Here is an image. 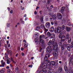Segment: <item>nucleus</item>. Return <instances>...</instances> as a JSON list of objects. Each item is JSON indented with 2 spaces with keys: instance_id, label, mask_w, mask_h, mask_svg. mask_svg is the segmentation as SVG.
<instances>
[{
  "instance_id": "48",
  "label": "nucleus",
  "mask_w": 73,
  "mask_h": 73,
  "mask_svg": "<svg viewBox=\"0 0 73 73\" xmlns=\"http://www.w3.org/2000/svg\"><path fill=\"white\" fill-rule=\"evenodd\" d=\"M6 69H9V67L8 66H6Z\"/></svg>"
},
{
  "instance_id": "8",
  "label": "nucleus",
  "mask_w": 73,
  "mask_h": 73,
  "mask_svg": "<svg viewBox=\"0 0 73 73\" xmlns=\"http://www.w3.org/2000/svg\"><path fill=\"white\" fill-rule=\"evenodd\" d=\"M50 23L49 22L45 24L46 27L48 29L49 28V27H50Z\"/></svg>"
},
{
  "instance_id": "51",
  "label": "nucleus",
  "mask_w": 73,
  "mask_h": 73,
  "mask_svg": "<svg viewBox=\"0 0 73 73\" xmlns=\"http://www.w3.org/2000/svg\"><path fill=\"white\" fill-rule=\"evenodd\" d=\"M7 44H9V41H8V40L7 41Z\"/></svg>"
},
{
  "instance_id": "15",
  "label": "nucleus",
  "mask_w": 73,
  "mask_h": 73,
  "mask_svg": "<svg viewBox=\"0 0 73 73\" xmlns=\"http://www.w3.org/2000/svg\"><path fill=\"white\" fill-rule=\"evenodd\" d=\"M66 29L67 32H69L70 30V28L67 26L66 27Z\"/></svg>"
},
{
  "instance_id": "28",
  "label": "nucleus",
  "mask_w": 73,
  "mask_h": 73,
  "mask_svg": "<svg viewBox=\"0 0 73 73\" xmlns=\"http://www.w3.org/2000/svg\"><path fill=\"white\" fill-rule=\"evenodd\" d=\"M44 32L46 33V32H48V29H46L44 28Z\"/></svg>"
},
{
  "instance_id": "63",
  "label": "nucleus",
  "mask_w": 73,
  "mask_h": 73,
  "mask_svg": "<svg viewBox=\"0 0 73 73\" xmlns=\"http://www.w3.org/2000/svg\"><path fill=\"white\" fill-rule=\"evenodd\" d=\"M37 18H39V16H38V15H37Z\"/></svg>"
},
{
  "instance_id": "33",
  "label": "nucleus",
  "mask_w": 73,
  "mask_h": 73,
  "mask_svg": "<svg viewBox=\"0 0 73 73\" xmlns=\"http://www.w3.org/2000/svg\"><path fill=\"white\" fill-rule=\"evenodd\" d=\"M64 11H65V9H63V7H62V9L61 10V11L62 12H63Z\"/></svg>"
},
{
  "instance_id": "64",
  "label": "nucleus",
  "mask_w": 73,
  "mask_h": 73,
  "mask_svg": "<svg viewBox=\"0 0 73 73\" xmlns=\"http://www.w3.org/2000/svg\"><path fill=\"white\" fill-rule=\"evenodd\" d=\"M27 17H26L25 18V20H27Z\"/></svg>"
},
{
  "instance_id": "56",
  "label": "nucleus",
  "mask_w": 73,
  "mask_h": 73,
  "mask_svg": "<svg viewBox=\"0 0 73 73\" xmlns=\"http://www.w3.org/2000/svg\"><path fill=\"white\" fill-rule=\"evenodd\" d=\"M7 9H8V11H10V8L9 7H7Z\"/></svg>"
},
{
  "instance_id": "54",
  "label": "nucleus",
  "mask_w": 73,
  "mask_h": 73,
  "mask_svg": "<svg viewBox=\"0 0 73 73\" xmlns=\"http://www.w3.org/2000/svg\"><path fill=\"white\" fill-rule=\"evenodd\" d=\"M21 50L23 51L24 50V48H21Z\"/></svg>"
},
{
  "instance_id": "60",
  "label": "nucleus",
  "mask_w": 73,
  "mask_h": 73,
  "mask_svg": "<svg viewBox=\"0 0 73 73\" xmlns=\"http://www.w3.org/2000/svg\"><path fill=\"white\" fill-rule=\"evenodd\" d=\"M33 58H34L33 57H32L31 58V60H33Z\"/></svg>"
},
{
  "instance_id": "16",
  "label": "nucleus",
  "mask_w": 73,
  "mask_h": 73,
  "mask_svg": "<svg viewBox=\"0 0 73 73\" xmlns=\"http://www.w3.org/2000/svg\"><path fill=\"white\" fill-rule=\"evenodd\" d=\"M4 70H5V68H3L0 71V73H4Z\"/></svg>"
},
{
  "instance_id": "4",
  "label": "nucleus",
  "mask_w": 73,
  "mask_h": 73,
  "mask_svg": "<svg viewBox=\"0 0 73 73\" xmlns=\"http://www.w3.org/2000/svg\"><path fill=\"white\" fill-rule=\"evenodd\" d=\"M1 64L0 65V67H4V66L5 65V62H4V60H2L1 61Z\"/></svg>"
},
{
  "instance_id": "38",
  "label": "nucleus",
  "mask_w": 73,
  "mask_h": 73,
  "mask_svg": "<svg viewBox=\"0 0 73 73\" xmlns=\"http://www.w3.org/2000/svg\"><path fill=\"white\" fill-rule=\"evenodd\" d=\"M52 36L53 37H55V35L54 33H52Z\"/></svg>"
},
{
  "instance_id": "53",
  "label": "nucleus",
  "mask_w": 73,
  "mask_h": 73,
  "mask_svg": "<svg viewBox=\"0 0 73 73\" xmlns=\"http://www.w3.org/2000/svg\"><path fill=\"white\" fill-rule=\"evenodd\" d=\"M61 49H62V50H64V47H62Z\"/></svg>"
},
{
  "instance_id": "23",
  "label": "nucleus",
  "mask_w": 73,
  "mask_h": 73,
  "mask_svg": "<svg viewBox=\"0 0 73 73\" xmlns=\"http://www.w3.org/2000/svg\"><path fill=\"white\" fill-rule=\"evenodd\" d=\"M68 42L69 43H70L71 42V38H69L68 39Z\"/></svg>"
},
{
  "instance_id": "34",
  "label": "nucleus",
  "mask_w": 73,
  "mask_h": 73,
  "mask_svg": "<svg viewBox=\"0 0 73 73\" xmlns=\"http://www.w3.org/2000/svg\"><path fill=\"white\" fill-rule=\"evenodd\" d=\"M7 27H9L10 26V24L9 23H8L7 24Z\"/></svg>"
},
{
  "instance_id": "21",
  "label": "nucleus",
  "mask_w": 73,
  "mask_h": 73,
  "mask_svg": "<svg viewBox=\"0 0 73 73\" xmlns=\"http://www.w3.org/2000/svg\"><path fill=\"white\" fill-rule=\"evenodd\" d=\"M64 70L66 72L68 70V67L66 66H64Z\"/></svg>"
},
{
  "instance_id": "35",
  "label": "nucleus",
  "mask_w": 73,
  "mask_h": 73,
  "mask_svg": "<svg viewBox=\"0 0 73 73\" xmlns=\"http://www.w3.org/2000/svg\"><path fill=\"white\" fill-rule=\"evenodd\" d=\"M69 73H73V71H72V70H69Z\"/></svg>"
},
{
  "instance_id": "41",
  "label": "nucleus",
  "mask_w": 73,
  "mask_h": 73,
  "mask_svg": "<svg viewBox=\"0 0 73 73\" xmlns=\"http://www.w3.org/2000/svg\"><path fill=\"white\" fill-rule=\"evenodd\" d=\"M11 71L9 69L8 70V73H11Z\"/></svg>"
},
{
  "instance_id": "50",
  "label": "nucleus",
  "mask_w": 73,
  "mask_h": 73,
  "mask_svg": "<svg viewBox=\"0 0 73 73\" xmlns=\"http://www.w3.org/2000/svg\"><path fill=\"white\" fill-rule=\"evenodd\" d=\"M37 13V12L36 11H35L34 12V14L35 15H36Z\"/></svg>"
},
{
  "instance_id": "24",
  "label": "nucleus",
  "mask_w": 73,
  "mask_h": 73,
  "mask_svg": "<svg viewBox=\"0 0 73 73\" xmlns=\"http://www.w3.org/2000/svg\"><path fill=\"white\" fill-rule=\"evenodd\" d=\"M62 29V30H64L65 29V26L64 25H62V26L61 27Z\"/></svg>"
},
{
  "instance_id": "46",
  "label": "nucleus",
  "mask_w": 73,
  "mask_h": 73,
  "mask_svg": "<svg viewBox=\"0 0 73 73\" xmlns=\"http://www.w3.org/2000/svg\"><path fill=\"white\" fill-rule=\"evenodd\" d=\"M51 24L52 25H54V23H53V22H51Z\"/></svg>"
},
{
  "instance_id": "37",
  "label": "nucleus",
  "mask_w": 73,
  "mask_h": 73,
  "mask_svg": "<svg viewBox=\"0 0 73 73\" xmlns=\"http://www.w3.org/2000/svg\"><path fill=\"white\" fill-rule=\"evenodd\" d=\"M70 47H71V48H72L73 47V43H72L71 44Z\"/></svg>"
},
{
  "instance_id": "43",
  "label": "nucleus",
  "mask_w": 73,
  "mask_h": 73,
  "mask_svg": "<svg viewBox=\"0 0 73 73\" xmlns=\"http://www.w3.org/2000/svg\"><path fill=\"white\" fill-rule=\"evenodd\" d=\"M10 13H13V10H11L10 11Z\"/></svg>"
},
{
  "instance_id": "18",
  "label": "nucleus",
  "mask_w": 73,
  "mask_h": 73,
  "mask_svg": "<svg viewBox=\"0 0 73 73\" xmlns=\"http://www.w3.org/2000/svg\"><path fill=\"white\" fill-rule=\"evenodd\" d=\"M9 60H10V59H7L6 60V61H7V64H10V63H11V61H9Z\"/></svg>"
},
{
  "instance_id": "36",
  "label": "nucleus",
  "mask_w": 73,
  "mask_h": 73,
  "mask_svg": "<svg viewBox=\"0 0 73 73\" xmlns=\"http://www.w3.org/2000/svg\"><path fill=\"white\" fill-rule=\"evenodd\" d=\"M49 15L50 16H52V15H53V13H49Z\"/></svg>"
},
{
  "instance_id": "11",
  "label": "nucleus",
  "mask_w": 73,
  "mask_h": 73,
  "mask_svg": "<svg viewBox=\"0 0 73 73\" xmlns=\"http://www.w3.org/2000/svg\"><path fill=\"white\" fill-rule=\"evenodd\" d=\"M53 54L54 57H57L58 56V53L57 52H54Z\"/></svg>"
},
{
  "instance_id": "52",
  "label": "nucleus",
  "mask_w": 73,
  "mask_h": 73,
  "mask_svg": "<svg viewBox=\"0 0 73 73\" xmlns=\"http://www.w3.org/2000/svg\"><path fill=\"white\" fill-rule=\"evenodd\" d=\"M10 46H11V44H9L8 45V47L9 48L10 47Z\"/></svg>"
},
{
  "instance_id": "39",
  "label": "nucleus",
  "mask_w": 73,
  "mask_h": 73,
  "mask_svg": "<svg viewBox=\"0 0 73 73\" xmlns=\"http://www.w3.org/2000/svg\"><path fill=\"white\" fill-rule=\"evenodd\" d=\"M23 42H25V43H24V44H27V42L26 40H24L23 41Z\"/></svg>"
},
{
  "instance_id": "30",
  "label": "nucleus",
  "mask_w": 73,
  "mask_h": 73,
  "mask_svg": "<svg viewBox=\"0 0 73 73\" xmlns=\"http://www.w3.org/2000/svg\"><path fill=\"white\" fill-rule=\"evenodd\" d=\"M40 20L41 21V22H42V21H43V17H41L40 19Z\"/></svg>"
},
{
  "instance_id": "44",
  "label": "nucleus",
  "mask_w": 73,
  "mask_h": 73,
  "mask_svg": "<svg viewBox=\"0 0 73 73\" xmlns=\"http://www.w3.org/2000/svg\"><path fill=\"white\" fill-rule=\"evenodd\" d=\"M32 66H33L32 65H29V67H31V68H32Z\"/></svg>"
},
{
  "instance_id": "22",
  "label": "nucleus",
  "mask_w": 73,
  "mask_h": 73,
  "mask_svg": "<svg viewBox=\"0 0 73 73\" xmlns=\"http://www.w3.org/2000/svg\"><path fill=\"white\" fill-rule=\"evenodd\" d=\"M24 48H26L28 46V44H24Z\"/></svg>"
},
{
  "instance_id": "62",
  "label": "nucleus",
  "mask_w": 73,
  "mask_h": 73,
  "mask_svg": "<svg viewBox=\"0 0 73 73\" xmlns=\"http://www.w3.org/2000/svg\"><path fill=\"white\" fill-rule=\"evenodd\" d=\"M60 72H61V71H62V68H61L60 69Z\"/></svg>"
},
{
  "instance_id": "55",
  "label": "nucleus",
  "mask_w": 73,
  "mask_h": 73,
  "mask_svg": "<svg viewBox=\"0 0 73 73\" xmlns=\"http://www.w3.org/2000/svg\"><path fill=\"white\" fill-rule=\"evenodd\" d=\"M48 73H52V72H51L50 71H48Z\"/></svg>"
},
{
  "instance_id": "59",
  "label": "nucleus",
  "mask_w": 73,
  "mask_h": 73,
  "mask_svg": "<svg viewBox=\"0 0 73 73\" xmlns=\"http://www.w3.org/2000/svg\"><path fill=\"white\" fill-rule=\"evenodd\" d=\"M27 16V14H25V15L24 16V17H25Z\"/></svg>"
},
{
  "instance_id": "14",
  "label": "nucleus",
  "mask_w": 73,
  "mask_h": 73,
  "mask_svg": "<svg viewBox=\"0 0 73 73\" xmlns=\"http://www.w3.org/2000/svg\"><path fill=\"white\" fill-rule=\"evenodd\" d=\"M63 35V33H62V32H61L60 34L59 35V37L60 38H61L62 36V35Z\"/></svg>"
},
{
  "instance_id": "27",
  "label": "nucleus",
  "mask_w": 73,
  "mask_h": 73,
  "mask_svg": "<svg viewBox=\"0 0 73 73\" xmlns=\"http://www.w3.org/2000/svg\"><path fill=\"white\" fill-rule=\"evenodd\" d=\"M5 56L6 58H8V55H7V54L6 53H5Z\"/></svg>"
},
{
  "instance_id": "12",
  "label": "nucleus",
  "mask_w": 73,
  "mask_h": 73,
  "mask_svg": "<svg viewBox=\"0 0 73 73\" xmlns=\"http://www.w3.org/2000/svg\"><path fill=\"white\" fill-rule=\"evenodd\" d=\"M48 57H50V54L49 53H47V54L45 56V57H44V60H45V59H47V58Z\"/></svg>"
},
{
  "instance_id": "7",
  "label": "nucleus",
  "mask_w": 73,
  "mask_h": 73,
  "mask_svg": "<svg viewBox=\"0 0 73 73\" xmlns=\"http://www.w3.org/2000/svg\"><path fill=\"white\" fill-rule=\"evenodd\" d=\"M57 17L59 19H62V15L60 13H58L57 14Z\"/></svg>"
},
{
  "instance_id": "58",
  "label": "nucleus",
  "mask_w": 73,
  "mask_h": 73,
  "mask_svg": "<svg viewBox=\"0 0 73 73\" xmlns=\"http://www.w3.org/2000/svg\"><path fill=\"white\" fill-rule=\"evenodd\" d=\"M52 17H55V18H56V15H53Z\"/></svg>"
},
{
  "instance_id": "3",
  "label": "nucleus",
  "mask_w": 73,
  "mask_h": 73,
  "mask_svg": "<svg viewBox=\"0 0 73 73\" xmlns=\"http://www.w3.org/2000/svg\"><path fill=\"white\" fill-rule=\"evenodd\" d=\"M61 30V27H57L56 31V30L55 31V33H56L57 32L58 33H60L61 32H62Z\"/></svg>"
},
{
  "instance_id": "29",
  "label": "nucleus",
  "mask_w": 73,
  "mask_h": 73,
  "mask_svg": "<svg viewBox=\"0 0 73 73\" xmlns=\"http://www.w3.org/2000/svg\"><path fill=\"white\" fill-rule=\"evenodd\" d=\"M47 35L48 36H50L51 35V34L49 32H48L47 33Z\"/></svg>"
},
{
  "instance_id": "10",
  "label": "nucleus",
  "mask_w": 73,
  "mask_h": 73,
  "mask_svg": "<svg viewBox=\"0 0 73 73\" xmlns=\"http://www.w3.org/2000/svg\"><path fill=\"white\" fill-rule=\"evenodd\" d=\"M54 31V27L52 26L50 29V32H53Z\"/></svg>"
},
{
  "instance_id": "45",
  "label": "nucleus",
  "mask_w": 73,
  "mask_h": 73,
  "mask_svg": "<svg viewBox=\"0 0 73 73\" xmlns=\"http://www.w3.org/2000/svg\"><path fill=\"white\" fill-rule=\"evenodd\" d=\"M8 52L9 53H12V51L11 50H10Z\"/></svg>"
},
{
  "instance_id": "6",
  "label": "nucleus",
  "mask_w": 73,
  "mask_h": 73,
  "mask_svg": "<svg viewBox=\"0 0 73 73\" xmlns=\"http://www.w3.org/2000/svg\"><path fill=\"white\" fill-rule=\"evenodd\" d=\"M50 50H51V46H48V47L47 48L46 52L47 53H48V52H49V51H50Z\"/></svg>"
},
{
  "instance_id": "47",
  "label": "nucleus",
  "mask_w": 73,
  "mask_h": 73,
  "mask_svg": "<svg viewBox=\"0 0 73 73\" xmlns=\"http://www.w3.org/2000/svg\"><path fill=\"white\" fill-rule=\"evenodd\" d=\"M40 8V7H38V6L36 7V9H39Z\"/></svg>"
},
{
  "instance_id": "31",
  "label": "nucleus",
  "mask_w": 73,
  "mask_h": 73,
  "mask_svg": "<svg viewBox=\"0 0 73 73\" xmlns=\"http://www.w3.org/2000/svg\"><path fill=\"white\" fill-rule=\"evenodd\" d=\"M35 25H38V22L36 21H35Z\"/></svg>"
},
{
  "instance_id": "26",
  "label": "nucleus",
  "mask_w": 73,
  "mask_h": 73,
  "mask_svg": "<svg viewBox=\"0 0 73 73\" xmlns=\"http://www.w3.org/2000/svg\"><path fill=\"white\" fill-rule=\"evenodd\" d=\"M66 37L67 39H68V38L69 37V35L68 34H67L66 36Z\"/></svg>"
},
{
  "instance_id": "25",
  "label": "nucleus",
  "mask_w": 73,
  "mask_h": 73,
  "mask_svg": "<svg viewBox=\"0 0 73 73\" xmlns=\"http://www.w3.org/2000/svg\"><path fill=\"white\" fill-rule=\"evenodd\" d=\"M57 21H55L54 22V25H56V26H57Z\"/></svg>"
},
{
  "instance_id": "17",
  "label": "nucleus",
  "mask_w": 73,
  "mask_h": 73,
  "mask_svg": "<svg viewBox=\"0 0 73 73\" xmlns=\"http://www.w3.org/2000/svg\"><path fill=\"white\" fill-rule=\"evenodd\" d=\"M70 45L69 44H67V49L68 50H69L70 49Z\"/></svg>"
},
{
  "instance_id": "32",
  "label": "nucleus",
  "mask_w": 73,
  "mask_h": 73,
  "mask_svg": "<svg viewBox=\"0 0 73 73\" xmlns=\"http://www.w3.org/2000/svg\"><path fill=\"white\" fill-rule=\"evenodd\" d=\"M73 64V61H72V62L71 61V60H70V62L69 63V65H70V64Z\"/></svg>"
},
{
  "instance_id": "5",
  "label": "nucleus",
  "mask_w": 73,
  "mask_h": 73,
  "mask_svg": "<svg viewBox=\"0 0 73 73\" xmlns=\"http://www.w3.org/2000/svg\"><path fill=\"white\" fill-rule=\"evenodd\" d=\"M40 40L41 44H44V41L42 39V35L40 36Z\"/></svg>"
},
{
  "instance_id": "61",
  "label": "nucleus",
  "mask_w": 73,
  "mask_h": 73,
  "mask_svg": "<svg viewBox=\"0 0 73 73\" xmlns=\"http://www.w3.org/2000/svg\"><path fill=\"white\" fill-rule=\"evenodd\" d=\"M62 62H61V61H60L59 62V63L60 64H61Z\"/></svg>"
},
{
  "instance_id": "42",
  "label": "nucleus",
  "mask_w": 73,
  "mask_h": 73,
  "mask_svg": "<svg viewBox=\"0 0 73 73\" xmlns=\"http://www.w3.org/2000/svg\"><path fill=\"white\" fill-rule=\"evenodd\" d=\"M14 63V64H16V62L15 61H14L13 60V59H12L11 60Z\"/></svg>"
},
{
  "instance_id": "19",
  "label": "nucleus",
  "mask_w": 73,
  "mask_h": 73,
  "mask_svg": "<svg viewBox=\"0 0 73 73\" xmlns=\"http://www.w3.org/2000/svg\"><path fill=\"white\" fill-rule=\"evenodd\" d=\"M48 45H51V44H52V40H50L49 41V42H48Z\"/></svg>"
},
{
  "instance_id": "2",
  "label": "nucleus",
  "mask_w": 73,
  "mask_h": 73,
  "mask_svg": "<svg viewBox=\"0 0 73 73\" xmlns=\"http://www.w3.org/2000/svg\"><path fill=\"white\" fill-rule=\"evenodd\" d=\"M52 42V47H53L54 50H57L58 49V44L56 41V39H54L51 40Z\"/></svg>"
},
{
  "instance_id": "13",
  "label": "nucleus",
  "mask_w": 73,
  "mask_h": 73,
  "mask_svg": "<svg viewBox=\"0 0 73 73\" xmlns=\"http://www.w3.org/2000/svg\"><path fill=\"white\" fill-rule=\"evenodd\" d=\"M39 42V38H36L35 39V42L36 44H38V42Z\"/></svg>"
},
{
  "instance_id": "1",
  "label": "nucleus",
  "mask_w": 73,
  "mask_h": 73,
  "mask_svg": "<svg viewBox=\"0 0 73 73\" xmlns=\"http://www.w3.org/2000/svg\"><path fill=\"white\" fill-rule=\"evenodd\" d=\"M46 62H47V64H41V68H43L42 69V71L44 72V73H46L47 71L45 69L46 68H48V69H50L48 67L50 65V64H51L52 65L54 66L55 65L56 63L55 62L52 61L51 62H50V61L49 60H47L46 61Z\"/></svg>"
},
{
  "instance_id": "20",
  "label": "nucleus",
  "mask_w": 73,
  "mask_h": 73,
  "mask_svg": "<svg viewBox=\"0 0 73 73\" xmlns=\"http://www.w3.org/2000/svg\"><path fill=\"white\" fill-rule=\"evenodd\" d=\"M58 44L59 46H61L62 45V42L61 41H60L58 42Z\"/></svg>"
},
{
  "instance_id": "49",
  "label": "nucleus",
  "mask_w": 73,
  "mask_h": 73,
  "mask_svg": "<svg viewBox=\"0 0 73 73\" xmlns=\"http://www.w3.org/2000/svg\"><path fill=\"white\" fill-rule=\"evenodd\" d=\"M22 56H24V53L23 52L22 53Z\"/></svg>"
},
{
  "instance_id": "57",
  "label": "nucleus",
  "mask_w": 73,
  "mask_h": 73,
  "mask_svg": "<svg viewBox=\"0 0 73 73\" xmlns=\"http://www.w3.org/2000/svg\"><path fill=\"white\" fill-rule=\"evenodd\" d=\"M18 54H16V55H15L16 57H17V56H18Z\"/></svg>"
},
{
  "instance_id": "40",
  "label": "nucleus",
  "mask_w": 73,
  "mask_h": 73,
  "mask_svg": "<svg viewBox=\"0 0 73 73\" xmlns=\"http://www.w3.org/2000/svg\"><path fill=\"white\" fill-rule=\"evenodd\" d=\"M45 37V35H43L42 36V38H44V37Z\"/></svg>"
},
{
  "instance_id": "9",
  "label": "nucleus",
  "mask_w": 73,
  "mask_h": 73,
  "mask_svg": "<svg viewBox=\"0 0 73 73\" xmlns=\"http://www.w3.org/2000/svg\"><path fill=\"white\" fill-rule=\"evenodd\" d=\"M61 38L62 41H65L66 40V37L64 36H62Z\"/></svg>"
}]
</instances>
